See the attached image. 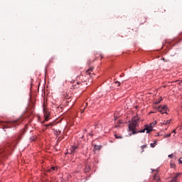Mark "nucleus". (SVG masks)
<instances>
[{"label":"nucleus","instance_id":"nucleus-26","mask_svg":"<svg viewBox=\"0 0 182 182\" xmlns=\"http://www.w3.org/2000/svg\"><path fill=\"white\" fill-rule=\"evenodd\" d=\"M30 107H28L27 108L28 112H29Z\"/></svg>","mask_w":182,"mask_h":182},{"label":"nucleus","instance_id":"nucleus-22","mask_svg":"<svg viewBox=\"0 0 182 182\" xmlns=\"http://www.w3.org/2000/svg\"><path fill=\"white\" fill-rule=\"evenodd\" d=\"M160 102H161V100H159V101H158V102H156L155 103H156V105H159V103H160Z\"/></svg>","mask_w":182,"mask_h":182},{"label":"nucleus","instance_id":"nucleus-13","mask_svg":"<svg viewBox=\"0 0 182 182\" xmlns=\"http://www.w3.org/2000/svg\"><path fill=\"white\" fill-rule=\"evenodd\" d=\"M33 109H35V105L33 104L31 105V109L30 110V112L32 113L33 112Z\"/></svg>","mask_w":182,"mask_h":182},{"label":"nucleus","instance_id":"nucleus-4","mask_svg":"<svg viewBox=\"0 0 182 182\" xmlns=\"http://www.w3.org/2000/svg\"><path fill=\"white\" fill-rule=\"evenodd\" d=\"M43 114L45 119L43 123H45V122H48L49 120V117H50V112L48 108L43 107Z\"/></svg>","mask_w":182,"mask_h":182},{"label":"nucleus","instance_id":"nucleus-19","mask_svg":"<svg viewBox=\"0 0 182 182\" xmlns=\"http://www.w3.org/2000/svg\"><path fill=\"white\" fill-rule=\"evenodd\" d=\"M170 136H171V134H165L164 137H170Z\"/></svg>","mask_w":182,"mask_h":182},{"label":"nucleus","instance_id":"nucleus-12","mask_svg":"<svg viewBox=\"0 0 182 182\" xmlns=\"http://www.w3.org/2000/svg\"><path fill=\"white\" fill-rule=\"evenodd\" d=\"M114 137H115V139H123V136H122L120 135H117V134H115Z\"/></svg>","mask_w":182,"mask_h":182},{"label":"nucleus","instance_id":"nucleus-27","mask_svg":"<svg viewBox=\"0 0 182 182\" xmlns=\"http://www.w3.org/2000/svg\"><path fill=\"white\" fill-rule=\"evenodd\" d=\"M90 136H93V134H90Z\"/></svg>","mask_w":182,"mask_h":182},{"label":"nucleus","instance_id":"nucleus-9","mask_svg":"<svg viewBox=\"0 0 182 182\" xmlns=\"http://www.w3.org/2000/svg\"><path fill=\"white\" fill-rule=\"evenodd\" d=\"M92 72H93V68H90L86 71V75H92Z\"/></svg>","mask_w":182,"mask_h":182},{"label":"nucleus","instance_id":"nucleus-17","mask_svg":"<svg viewBox=\"0 0 182 182\" xmlns=\"http://www.w3.org/2000/svg\"><path fill=\"white\" fill-rule=\"evenodd\" d=\"M151 147H156V142L150 144Z\"/></svg>","mask_w":182,"mask_h":182},{"label":"nucleus","instance_id":"nucleus-3","mask_svg":"<svg viewBox=\"0 0 182 182\" xmlns=\"http://www.w3.org/2000/svg\"><path fill=\"white\" fill-rule=\"evenodd\" d=\"M23 122V118L21 117L17 120L6 122V124H4L1 126V128L3 129V130H4V132H6V129H12L14 127H16V126H19V124Z\"/></svg>","mask_w":182,"mask_h":182},{"label":"nucleus","instance_id":"nucleus-23","mask_svg":"<svg viewBox=\"0 0 182 182\" xmlns=\"http://www.w3.org/2000/svg\"><path fill=\"white\" fill-rule=\"evenodd\" d=\"M179 163L181 164V163H182V158H181V159H179Z\"/></svg>","mask_w":182,"mask_h":182},{"label":"nucleus","instance_id":"nucleus-20","mask_svg":"<svg viewBox=\"0 0 182 182\" xmlns=\"http://www.w3.org/2000/svg\"><path fill=\"white\" fill-rule=\"evenodd\" d=\"M169 159H173V154L168 155Z\"/></svg>","mask_w":182,"mask_h":182},{"label":"nucleus","instance_id":"nucleus-21","mask_svg":"<svg viewBox=\"0 0 182 182\" xmlns=\"http://www.w3.org/2000/svg\"><path fill=\"white\" fill-rule=\"evenodd\" d=\"M85 109H86V107H85L83 109H81V113H83L85 112Z\"/></svg>","mask_w":182,"mask_h":182},{"label":"nucleus","instance_id":"nucleus-24","mask_svg":"<svg viewBox=\"0 0 182 182\" xmlns=\"http://www.w3.org/2000/svg\"><path fill=\"white\" fill-rule=\"evenodd\" d=\"M86 168H87V171H89V166L87 165H86Z\"/></svg>","mask_w":182,"mask_h":182},{"label":"nucleus","instance_id":"nucleus-16","mask_svg":"<svg viewBox=\"0 0 182 182\" xmlns=\"http://www.w3.org/2000/svg\"><path fill=\"white\" fill-rule=\"evenodd\" d=\"M115 85H117V87H119V86H120L121 83L119 81H116Z\"/></svg>","mask_w":182,"mask_h":182},{"label":"nucleus","instance_id":"nucleus-6","mask_svg":"<svg viewBox=\"0 0 182 182\" xmlns=\"http://www.w3.org/2000/svg\"><path fill=\"white\" fill-rule=\"evenodd\" d=\"M77 150V146H73L71 148L68 150V153L70 154H75Z\"/></svg>","mask_w":182,"mask_h":182},{"label":"nucleus","instance_id":"nucleus-29","mask_svg":"<svg viewBox=\"0 0 182 182\" xmlns=\"http://www.w3.org/2000/svg\"><path fill=\"white\" fill-rule=\"evenodd\" d=\"M86 106H87V102L86 103Z\"/></svg>","mask_w":182,"mask_h":182},{"label":"nucleus","instance_id":"nucleus-14","mask_svg":"<svg viewBox=\"0 0 182 182\" xmlns=\"http://www.w3.org/2000/svg\"><path fill=\"white\" fill-rule=\"evenodd\" d=\"M45 127H52V123H49V124H45Z\"/></svg>","mask_w":182,"mask_h":182},{"label":"nucleus","instance_id":"nucleus-18","mask_svg":"<svg viewBox=\"0 0 182 182\" xmlns=\"http://www.w3.org/2000/svg\"><path fill=\"white\" fill-rule=\"evenodd\" d=\"M95 150H100V147H99V146H95Z\"/></svg>","mask_w":182,"mask_h":182},{"label":"nucleus","instance_id":"nucleus-25","mask_svg":"<svg viewBox=\"0 0 182 182\" xmlns=\"http://www.w3.org/2000/svg\"><path fill=\"white\" fill-rule=\"evenodd\" d=\"M172 133H174L176 134V129L172 132Z\"/></svg>","mask_w":182,"mask_h":182},{"label":"nucleus","instance_id":"nucleus-15","mask_svg":"<svg viewBox=\"0 0 182 182\" xmlns=\"http://www.w3.org/2000/svg\"><path fill=\"white\" fill-rule=\"evenodd\" d=\"M63 97L65 98V99H70V97L69 96V95H63Z\"/></svg>","mask_w":182,"mask_h":182},{"label":"nucleus","instance_id":"nucleus-11","mask_svg":"<svg viewBox=\"0 0 182 182\" xmlns=\"http://www.w3.org/2000/svg\"><path fill=\"white\" fill-rule=\"evenodd\" d=\"M147 148V144H144V145H142L141 146V153H143L144 151V149H146Z\"/></svg>","mask_w":182,"mask_h":182},{"label":"nucleus","instance_id":"nucleus-30","mask_svg":"<svg viewBox=\"0 0 182 182\" xmlns=\"http://www.w3.org/2000/svg\"><path fill=\"white\" fill-rule=\"evenodd\" d=\"M163 59V60H164V58H162Z\"/></svg>","mask_w":182,"mask_h":182},{"label":"nucleus","instance_id":"nucleus-2","mask_svg":"<svg viewBox=\"0 0 182 182\" xmlns=\"http://www.w3.org/2000/svg\"><path fill=\"white\" fill-rule=\"evenodd\" d=\"M18 144L16 139H13L12 141L8 143L5 148L0 149V157H5L6 154H10L11 150H14V148Z\"/></svg>","mask_w":182,"mask_h":182},{"label":"nucleus","instance_id":"nucleus-5","mask_svg":"<svg viewBox=\"0 0 182 182\" xmlns=\"http://www.w3.org/2000/svg\"><path fill=\"white\" fill-rule=\"evenodd\" d=\"M156 109L158 110V112H159L160 113H161V114H167V110H168V108H167V106L164 105V106H158L156 107Z\"/></svg>","mask_w":182,"mask_h":182},{"label":"nucleus","instance_id":"nucleus-7","mask_svg":"<svg viewBox=\"0 0 182 182\" xmlns=\"http://www.w3.org/2000/svg\"><path fill=\"white\" fill-rule=\"evenodd\" d=\"M179 176H181V173H176V176L172 178V180L171 181V182L177 181V178L179 177Z\"/></svg>","mask_w":182,"mask_h":182},{"label":"nucleus","instance_id":"nucleus-10","mask_svg":"<svg viewBox=\"0 0 182 182\" xmlns=\"http://www.w3.org/2000/svg\"><path fill=\"white\" fill-rule=\"evenodd\" d=\"M171 123V119H168L167 121H164L161 124L166 125V124H170Z\"/></svg>","mask_w":182,"mask_h":182},{"label":"nucleus","instance_id":"nucleus-28","mask_svg":"<svg viewBox=\"0 0 182 182\" xmlns=\"http://www.w3.org/2000/svg\"><path fill=\"white\" fill-rule=\"evenodd\" d=\"M84 132L86 133V130H84Z\"/></svg>","mask_w":182,"mask_h":182},{"label":"nucleus","instance_id":"nucleus-1","mask_svg":"<svg viewBox=\"0 0 182 182\" xmlns=\"http://www.w3.org/2000/svg\"><path fill=\"white\" fill-rule=\"evenodd\" d=\"M139 118H136L134 117L131 123L129 124V132H132V134H137V133H144V132L146 131V133L149 134L150 132H153V127H146L144 129L141 131H137V126H139Z\"/></svg>","mask_w":182,"mask_h":182},{"label":"nucleus","instance_id":"nucleus-8","mask_svg":"<svg viewBox=\"0 0 182 182\" xmlns=\"http://www.w3.org/2000/svg\"><path fill=\"white\" fill-rule=\"evenodd\" d=\"M58 171V167L56 166H52L51 168H48V171L49 173H53V171Z\"/></svg>","mask_w":182,"mask_h":182}]
</instances>
